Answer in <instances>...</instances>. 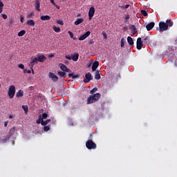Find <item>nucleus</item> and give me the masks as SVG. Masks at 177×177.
Masks as SVG:
<instances>
[{"label":"nucleus","mask_w":177,"mask_h":177,"mask_svg":"<svg viewBox=\"0 0 177 177\" xmlns=\"http://www.w3.org/2000/svg\"><path fill=\"white\" fill-rule=\"evenodd\" d=\"M37 63H38V58H37L35 57H32L30 58L29 66H30V68H31L32 73H34V70L32 69V67H34V65L37 64Z\"/></svg>","instance_id":"4"},{"label":"nucleus","mask_w":177,"mask_h":177,"mask_svg":"<svg viewBox=\"0 0 177 177\" xmlns=\"http://www.w3.org/2000/svg\"><path fill=\"white\" fill-rule=\"evenodd\" d=\"M129 6H130V5H129V4H127V5H125V6H124V8H125L126 9H128V8H129Z\"/></svg>","instance_id":"53"},{"label":"nucleus","mask_w":177,"mask_h":177,"mask_svg":"<svg viewBox=\"0 0 177 177\" xmlns=\"http://www.w3.org/2000/svg\"><path fill=\"white\" fill-rule=\"evenodd\" d=\"M130 30H131V32L133 35H135L138 32V30H136V26L135 25H131L130 26Z\"/></svg>","instance_id":"20"},{"label":"nucleus","mask_w":177,"mask_h":177,"mask_svg":"<svg viewBox=\"0 0 177 177\" xmlns=\"http://www.w3.org/2000/svg\"><path fill=\"white\" fill-rule=\"evenodd\" d=\"M28 19H31L32 17H34V12H30L28 15Z\"/></svg>","instance_id":"42"},{"label":"nucleus","mask_w":177,"mask_h":177,"mask_svg":"<svg viewBox=\"0 0 177 177\" xmlns=\"http://www.w3.org/2000/svg\"><path fill=\"white\" fill-rule=\"evenodd\" d=\"M85 78L84 80V84H88L89 81H91V80H93V76H92V74L91 73H88L85 75Z\"/></svg>","instance_id":"7"},{"label":"nucleus","mask_w":177,"mask_h":177,"mask_svg":"<svg viewBox=\"0 0 177 177\" xmlns=\"http://www.w3.org/2000/svg\"><path fill=\"white\" fill-rule=\"evenodd\" d=\"M1 16L4 20H6V19H8V15H6V14H2Z\"/></svg>","instance_id":"44"},{"label":"nucleus","mask_w":177,"mask_h":177,"mask_svg":"<svg viewBox=\"0 0 177 177\" xmlns=\"http://www.w3.org/2000/svg\"><path fill=\"white\" fill-rule=\"evenodd\" d=\"M3 10V3L0 0V13H2Z\"/></svg>","instance_id":"31"},{"label":"nucleus","mask_w":177,"mask_h":177,"mask_svg":"<svg viewBox=\"0 0 177 177\" xmlns=\"http://www.w3.org/2000/svg\"><path fill=\"white\" fill-rule=\"evenodd\" d=\"M53 28L55 32H60L62 31V29L59 27L54 26Z\"/></svg>","instance_id":"32"},{"label":"nucleus","mask_w":177,"mask_h":177,"mask_svg":"<svg viewBox=\"0 0 177 177\" xmlns=\"http://www.w3.org/2000/svg\"><path fill=\"white\" fill-rule=\"evenodd\" d=\"M41 118H43V120H46V118H48V113H43L42 115H41Z\"/></svg>","instance_id":"38"},{"label":"nucleus","mask_w":177,"mask_h":177,"mask_svg":"<svg viewBox=\"0 0 177 177\" xmlns=\"http://www.w3.org/2000/svg\"><path fill=\"white\" fill-rule=\"evenodd\" d=\"M48 77L53 80V82H57L59 81V77L52 72L48 73Z\"/></svg>","instance_id":"8"},{"label":"nucleus","mask_w":177,"mask_h":177,"mask_svg":"<svg viewBox=\"0 0 177 177\" xmlns=\"http://www.w3.org/2000/svg\"><path fill=\"white\" fill-rule=\"evenodd\" d=\"M91 66H92V63H90L89 64H88V67H91Z\"/></svg>","instance_id":"58"},{"label":"nucleus","mask_w":177,"mask_h":177,"mask_svg":"<svg viewBox=\"0 0 177 177\" xmlns=\"http://www.w3.org/2000/svg\"><path fill=\"white\" fill-rule=\"evenodd\" d=\"M128 30V28L127 27V26H124V28H123V31H127Z\"/></svg>","instance_id":"51"},{"label":"nucleus","mask_w":177,"mask_h":177,"mask_svg":"<svg viewBox=\"0 0 177 177\" xmlns=\"http://www.w3.org/2000/svg\"><path fill=\"white\" fill-rule=\"evenodd\" d=\"M154 26H156V24L154 22H150L146 26V28L147 31H150L154 28Z\"/></svg>","instance_id":"11"},{"label":"nucleus","mask_w":177,"mask_h":177,"mask_svg":"<svg viewBox=\"0 0 177 177\" xmlns=\"http://www.w3.org/2000/svg\"><path fill=\"white\" fill-rule=\"evenodd\" d=\"M24 73H27L28 74H31V70L24 69Z\"/></svg>","instance_id":"47"},{"label":"nucleus","mask_w":177,"mask_h":177,"mask_svg":"<svg viewBox=\"0 0 177 177\" xmlns=\"http://www.w3.org/2000/svg\"><path fill=\"white\" fill-rule=\"evenodd\" d=\"M160 31H167L168 30V25L165 22L159 23Z\"/></svg>","instance_id":"6"},{"label":"nucleus","mask_w":177,"mask_h":177,"mask_svg":"<svg viewBox=\"0 0 177 177\" xmlns=\"http://www.w3.org/2000/svg\"><path fill=\"white\" fill-rule=\"evenodd\" d=\"M51 3L53 4V5H55L56 3H55V0H50Z\"/></svg>","instance_id":"52"},{"label":"nucleus","mask_w":177,"mask_h":177,"mask_svg":"<svg viewBox=\"0 0 177 177\" xmlns=\"http://www.w3.org/2000/svg\"><path fill=\"white\" fill-rule=\"evenodd\" d=\"M42 121H44L42 116H39V119L37 120V124H42Z\"/></svg>","instance_id":"34"},{"label":"nucleus","mask_w":177,"mask_h":177,"mask_svg":"<svg viewBox=\"0 0 177 177\" xmlns=\"http://www.w3.org/2000/svg\"><path fill=\"white\" fill-rule=\"evenodd\" d=\"M15 127L12 128V129L10 130V133H15Z\"/></svg>","instance_id":"48"},{"label":"nucleus","mask_w":177,"mask_h":177,"mask_svg":"<svg viewBox=\"0 0 177 177\" xmlns=\"http://www.w3.org/2000/svg\"><path fill=\"white\" fill-rule=\"evenodd\" d=\"M22 109L25 113H28V106L27 105H23Z\"/></svg>","instance_id":"36"},{"label":"nucleus","mask_w":177,"mask_h":177,"mask_svg":"<svg viewBox=\"0 0 177 177\" xmlns=\"http://www.w3.org/2000/svg\"><path fill=\"white\" fill-rule=\"evenodd\" d=\"M26 24H28V26H31V27H35V21L32 19H28Z\"/></svg>","instance_id":"16"},{"label":"nucleus","mask_w":177,"mask_h":177,"mask_svg":"<svg viewBox=\"0 0 177 177\" xmlns=\"http://www.w3.org/2000/svg\"><path fill=\"white\" fill-rule=\"evenodd\" d=\"M102 77L100 76V71L97 70L95 73V80H100Z\"/></svg>","instance_id":"18"},{"label":"nucleus","mask_w":177,"mask_h":177,"mask_svg":"<svg viewBox=\"0 0 177 177\" xmlns=\"http://www.w3.org/2000/svg\"><path fill=\"white\" fill-rule=\"evenodd\" d=\"M54 6H55V8H57V9H60V6H57V4L54 5Z\"/></svg>","instance_id":"54"},{"label":"nucleus","mask_w":177,"mask_h":177,"mask_svg":"<svg viewBox=\"0 0 177 177\" xmlns=\"http://www.w3.org/2000/svg\"><path fill=\"white\" fill-rule=\"evenodd\" d=\"M65 73H71V70H70V68H66Z\"/></svg>","instance_id":"49"},{"label":"nucleus","mask_w":177,"mask_h":177,"mask_svg":"<svg viewBox=\"0 0 177 177\" xmlns=\"http://www.w3.org/2000/svg\"><path fill=\"white\" fill-rule=\"evenodd\" d=\"M9 118L12 120V118H13V115H9Z\"/></svg>","instance_id":"57"},{"label":"nucleus","mask_w":177,"mask_h":177,"mask_svg":"<svg viewBox=\"0 0 177 177\" xmlns=\"http://www.w3.org/2000/svg\"><path fill=\"white\" fill-rule=\"evenodd\" d=\"M130 17L129 15H127L124 17V23H128V20H129Z\"/></svg>","instance_id":"40"},{"label":"nucleus","mask_w":177,"mask_h":177,"mask_svg":"<svg viewBox=\"0 0 177 177\" xmlns=\"http://www.w3.org/2000/svg\"><path fill=\"white\" fill-rule=\"evenodd\" d=\"M62 2H64V1H66V0H62Z\"/></svg>","instance_id":"59"},{"label":"nucleus","mask_w":177,"mask_h":177,"mask_svg":"<svg viewBox=\"0 0 177 177\" xmlns=\"http://www.w3.org/2000/svg\"><path fill=\"white\" fill-rule=\"evenodd\" d=\"M50 122V119H48L46 121L42 120L41 125L46 126V125H48V122Z\"/></svg>","instance_id":"28"},{"label":"nucleus","mask_w":177,"mask_h":177,"mask_svg":"<svg viewBox=\"0 0 177 177\" xmlns=\"http://www.w3.org/2000/svg\"><path fill=\"white\" fill-rule=\"evenodd\" d=\"M20 21L21 23H24V17L23 15L20 17Z\"/></svg>","instance_id":"45"},{"label":"nucleus","mask_w":177,"mask_h":177,"mask_svg":"<svg viewBox=\"0 0 177 177\" xmlns=\"http://www.w3.org/2000/svg\"><path fill=\"white\" fill-rule=\"evenodd\" d=\"M95 15V7L92 6L88 11V19L89 20H92V18Z\"/></svg>","instance_id":"9"},{"label":"nucleus","mask_w":177,"mask_h":177,"mask_svg":"<svg viewBox=\"0 0 177 177\" xmlns=\"http://www.w3.org/2000/svg\"><path fill=\"white\" fill-rule=\"evenodd\" d=\"M98 67H99V62L95 61L92 64V71H96Z\"/></svg>","instance_id":"12"},{"label":"nucleus","mask_w":177,"mask_h":177,"mask_svg":"<svg viewBox=\"0 0 177 177\" xmlns=\"http://www.w3.org/2000/svg\"><path fill=\"white\" fill-rule=\"evenodd\" d=\"M0 88H1V84H0Z\"/></svg>","instance_id":"60"},{"label":"nucleus","mask_w":177,"mask_h":177,"mask_svg":"<svg viewBox=\"0 0 177 177\" xmlns=\"http://www.w3.org/2000/svg\"><path fill=\"white\" fill-rule=\"evenodd\" d=\"M45 60H46V57H45V55H39L37 57V61L39 63H44L45 62Z\"/></svg>","instance_id":"13"},{"label":"nucleus","mask_w":177,"mask_h":177,"mask_svg":"<svg viewBox=\"0 0 177 177\" xmlns=\"http://www.w3.org/2000/svg\"><path fill=\"white\" fill-rule=\"evenodd\" d=\"M26 34V30H21L19 33H18V37H23V35H24Z\"/></svg>","instance_id":"35"},{"label":"nucleus","mask_w":177,"mask_h":177,"mask_svg":"<svg viewBox=\"0 0 177 177\" xmlns=\"http://www.w3.org/2000/svg\"><path fill=\"white\" fill-rule=\"evenodd\" d=\"M103 36L105 39H107V35L106 33H103Z\"/></svg>","instance_id":"50"},{"label":"nucleus","mask_w":177,"mask_h":177,"mask_svg":"<svg viewBox=\"0 0 177 177\" xmlns=\"http://www.w3.org/2000/svg\"><path fill=\"white\" fill-rule=\"evenodd\" d=\"M166 24L167 27H172V26H174V23L170 19L166 21Z\"/></svg>","instance_id":"25"},{"label":"nucleus","mask_w":177,"mask_h":177,"mask_svg":"<svg viewBox=\"0 0 177 177\" xmlns=\"http://www.w3.org/2000/svg\"><path fill=\"white\" fill-rule=\"evenodd\" d=\"M24 91L19 90L18 92L16 93L17 97H21V96H24Z\"/></svg>","instance_id":"24"},{"label":"nucleus","mask_w":177,"mask_h":177,"mask_svg":"<svg viewBox=\"0 0 177 177\" xmlns=\"http://www.w3.org/2000/svg\"><path fill=\"white\" fill-rule=\"evenodd\" d=\"M68 34H69L71 38L73 39H77V37H74V33H73L71 31H68Z\"/></svg>","instance_id":"33"},{"label":"nucleus","mask_w":177,"mask_h":177,"mask_svg":"<svg viewBox=\"0 0 177 177\" xmlns=\"http://www.w3.org/2000/svg\"><path fill=\"white\" fill-rule=\"evenodd\" d=\"M80 57V55L78 53H75L71 55V59L73 62H77Z\"/></svg>","instance_id":"14"},{"label":"nucleus","mask_w":177,"mask_h":177,"mask_svg":"<svg viewBox=\"0 0 177 177\" xmlns=\"http://www.w3.org/2000/svg\"><path fill=\"white\" fill-rule=\"evenodd\" d=\"M59 67L61 70H62V71L66 72V70H67V66H66V65H64V64H59Z\"/></svg>","instance_id":"26"},{"label":"nucleus","mask_w":177,"mask_h":177,"mask_svg":"<svg viewBox=\"0 0 177 177\" xmlns=\"http://www.w3.org/2000/svg\"><path fill=\"white\" fill-rule=\"evenodd\" d=\"M95 92H97V88L95 87L94 88H93L92 90H91L90 93L91 95H93V93H95Z\"/></svg>","instance_id":"37"},{"label":"nucleus","mask_w":177,"mask_h":177,"mask_svg":"<svg viewBox=\"0 0 177 177\" xmlns=\"http://www.w3.org/2000/svg\"><path fill=\"white\" fill-rule=\"evenodd\" d=\"M68 76L69 78H73V80H75V78H78L80 77L79 75H74V73H69Z\"/></svg>","instance_id":"23"},{"label":"nucleus","mask_w":177,"mask_h":177,"mask_svg":"<svg viewBox=\"0 0 177 177\" xmlns=\"http://www.w3.org/2000/svg\"><path fill=\"white\" fill-rule=\"evenodd\" d=\"M66 59L68 60H72L71 56L70 55H67L65 56Z\"/></svg>","instance_id":"46"},{"label":"nucleus","mask_w":177,"mask_h":177,"mask_svg":"<svg viewBox=\"0 0 177 177\" xmlns=\"http://www.w3.org/2000/svg\"><path fill=\"white\" fill-rule=\"evenodd\" d=\"M92 136H93V134H90L89 139L86 142V147L88 150L95 149L97 147L96 144L92 140Z\"/></svg>","instance_id":"2"},{"label":"nucleus","mask_w":177,"mask_h":177,"mask_svg":"<svg viewBox=\"0 0 177 177\" xmlns=\"http://www.w3.org/2000/svg\"><path fill=\"white\" fill-rule=\"evenodd\" d=\"M81 23H84V19L79 18L75 21L74 24L75 26H79V24H81Z\"/></svg>","instance_id":"22"},{"label":"nucleus","mask_w":177,"mask_h":177,"mask_svg":"<svg viewBox=\"0 0 177 177\" xmlns=\"http://www.w3.org/2000/svg\"><path fill=\"white\" fill-rule=\"evenodd\" d=\"M19 68H21V70H24V65L23 64H20L18 65Z\"/></svg>","instance_id":"43"},{"label":"nucleus","mask_w":177,"mask_h":177,"mask_svg":"<svg viewBox=\"0 0 177 177\" xmlns=\"http://www.w3.org/2000/svg\"><path fill=\"white\" fill-rule=\"evenodd\" d=\"M41 7V3L39 2V0H37L35 3V8L37 12H39L41 10L39 8Z\"/></svg>","instance_id":"15"},{"label":"nucleus","mask_w":177,"mask_h":177,"mask_svg":"<svg viewBox=\"0 0 177 177\" xmlns=\"http://www.w3.org/2000/svg\"><path fill=\"white\" fill-rule=\"evenodd\" d=\"M57 24H59L60 26H64V23H63V21H62L60 19L57 20Z\"/></svg>","instance_id":"41"},{"label":"nucleus","mask_w":177,"mask_h":177,"mask_svg":"<svg viewBox=\"0 0 177 177\" xmlns=\"http://www.w3.org/2000/svg\"><path fill=\"white\" fill-rule=\"evenodd\" d=\"M50 130V125L44 126V132H48V131Z\"/></svg>","instance_id":"30"},{"label":"nucleus","mask_w":177,"mask_h":177,"mask_svg":"<svg viewBox=\"0 0 177 177\" xmlns=\"http://www.w3.org/2000/svg\"><path fill=\"white\" fill-rule=\"evenodd\" d=\"M141 13H142V15L145 16V17H146V16H147V15H148L147 11H146V10H142Z\"/></svg>","instance_id":"39"},{"label":"nucleus","mask_w":177,"mask_h":177,"mask_svg":"<svg viewBox=\"0 0 177 177\" xmlns=\"http://www.w3.org/2000/svg\"><path fill=\"white\" fill-rule=\"evenodd\" d=\"M119 8H120V9H124V6H119Z\"/></svg>","instance_id":"56"},{"label":"nucleus","mask_w":177,"mask_h":177,"mask_svg":"<svg viewBox=\"0 0 177 177\" xmlns=\"http://www.w3.org/2000/svg\"><path fill=\"white\" fill-rule=\"evenodd\" d=\"M90 35H91V31H87L79 37V40L84 41V39H86V38H88V37Z\"/></svg>","instance_id":"10"},{"label":"nucleus","mask_w":177,"mask_h":177,"mask_svg":"<svg viewBox=\"0 0 177 177\" xmlns=\"http://www.w3.org/2000/svg\"><path fill=\"white\" fill-rule=\"evenodd\" d=\"M120 46L122 47V48H124V46H125V39H124V38H122L121 39V41H120Z\"/></svg>","instance_id":"29"},{"label":"nucleus","mask_w":177,"mask_h":177,"mask_svg":"<svg viewBox=\"0 0 177 177\" xmlns=\"http://www.w3.org/2000/svg\"><path fill=\"white\" fill-rule=\"evenodd\" d=\"M41 20H43L44 21H48L50 19V16L49 15H41L40 17Z\"/></svg>","instance_id":"21"},{"label":"nucleus","mask_w":177,"mask_h":177,"mask_svg":"<svg viewBox=\"0 0 177 177\" xmlns=\"http://www.w3.org/2000/svg\"><path fill=\"white\" fill-rule=\"evenodd\" d=\"M16 93V87L15 86H10L8 88V96L10 99H13Z\"/></svg>","instance_id":"3"},{"label":"nucleus","mask_w":177,"mask_h":177,"mask_svg":"<svg viewBox=\"0 0 177 177\" xmlns=\"http://www.w3.org/2000/svg\"><path fill=\"white\" fill-rule=\"evenodd\" d=\"M136 48L138 50H140V49L143 48V41H142V37H138L137 39Z\"/></svg>","instance_id":"5"},{"label":"nucleus","mask_w":177,"mask_h":177,"mask_svg":"<svg viewBox=\"0 0 177 177\" xmlns=\"http://www.w3.org/2000/svg\"><path fill=\"white\" fill-rule=\"evenodd\" d=\"M144 44H146V45L150 44V37H146L144 39Z\"/></svg>","instance_id":"27"},{"label":"nucleus","mask_w":177,"mask_h":177,"mask_svg":"<svg viewBox=\"0 0 177 177\" xmlns=\"http://www.w3.org/2000/svg\"><path fill=\"white\" fill-rule=\"evenodd\" d=\"M4 127H8V121L4 122Z\"/></svg>","instance_id":"55"},{"label":"nucleus","mask_w":177,"mask_h":177,"mask_svg":"<svg viewBox=\"0 0 177 177\" xmlns=\"http://www.w3.org/2000/svg\"><path fill=\"white\" fill-rule=\"evenodd\" d=\"M57 74L60 77V78H66V77H67V74L62 71H59L57 72Z\"/></svg>","instance_id":"17"},{"label":"nucleus","mask_w":177,"mask_h":177,"mask_svg":"<svg viewBox=\"0 0 177 177\" xmlns=\"http://www.w3.org/2000/svg\"><path fill=\"white\" fill-rule=\"evenodd\" d=\"M101 95L99 93H97L94 95H91L87 98V104H92V103H96L99 99L101 97Z\"/></svg>","instance_id":"1"},{"label":"nucleus","mask_w":177,"mask_h":177,"mask_svg":"<svg viewBox=\"0 0 177 177\" xmlns=\"http://www.w3.org/2000/svg\"><path fill=\"white\" fill-rule=\"evenodd\" d=\"M127 42L129 45H130V46H133V39H132V37H131L130 36L127 37Z\"/></svg>","instance_id":"19"}]
</instances>
